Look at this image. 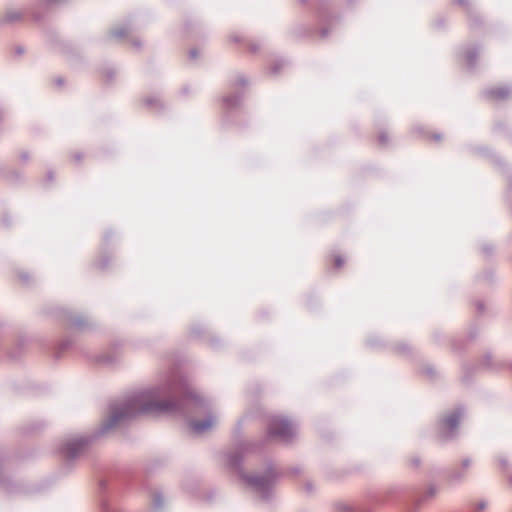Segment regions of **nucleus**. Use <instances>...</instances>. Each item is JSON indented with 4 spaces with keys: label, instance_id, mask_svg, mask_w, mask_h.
<instances>
[{
    "label": "nucleus",
    "instance_id": "0eeeda50",
    "mask_svg": "<svg viewBox=\"0 0 512 512\" xmlns=\"http://www.w3.org/2000/svg\"><path fill=\"white\" fill-rule=\"evenodd\" d=\"M481 53L482 48L478 45H467L461 48L460 57L468 70L476 68Z\"/></svg>",
    "mask_w": 512,
    "mask_h": 512
},
{
    "label": "nucleus",
    "instance_id": "ddd939ff",
    "mask_svg": "<svg viewBox=\"0 0 512 512\" xmlns=\"http://www.w3.org/2000/svg\"><path fill=\"white\" fill-rule=\"evenodd\" d=\"M401 488L398 486L391 487L387 490L386 495H372L369 497V503L372 505H383L386 502V498L393 495L400 493Z\"/></svg>",
    "mask_w": 512,
    "mask_h": 512
},
{
    "label": "nucleus",
    "instance_id": "cd10ccee",
    "mask_svg": "<svg viewBox=\"0 0 512 512\" xmlns=\"http://www.w3.org/2000/svg\"><path fill=\"white\" fill-rule=\"evenodd\" d=\"M433 140L440 141L442 139V135L439 133H435L432 135Z\"/></svg>",
    "mask_w": 512,
    "mask_h": 512
},
{
    "label": "nucleus",
    "instance_id": "4be33fe9",
    "mask_svg": "<svg viewBox=\"0 0 512 512\" xmlns=\"http://www.w3.org/2000/svg\"><path fill=\"white\" fill-rule=\"evenodd\" d=\"M378 141L381 145H385L388 142V136L385 132H381L378 135Z\"/></svg>",
    "mask_w": 512,
    "mask_h": 512
},
{
    "label": "nucleus",
    "instance_id": "7ed1b4c3",
    "mask_svg": "<svg viewBox=\"0 0 512 512\" xmlns=\"http://www.w3.org/2000/svg\"><path fill=\"white\" fill-rule=\"evenodd\" d=\"M297 435L295 421L283 415H273L267 423V437L289 443Z\"/></svg>",
    "mask_w": 512,
    "mask_h": 512
},
{
    "label": "nucleus",
    "instance_id": "f3484780",
    "mask_svg": "<svg viewBox=\"0 0 512 512\" xmlns=\"http://www.w3.org/2000/svg\"><path fill=\"white\" fill-rule=\"evenodd\" d=\"M395 351L400 355H407L411 351V347L407 343H398L394 347Z\"/></svg>",
    "mask_w": 512,
    "mask_h": 512
},
{
    "label": "nucleus",
    "instance_id": "f8f14e48",
    "mask_svg": "<svg viewBox=\"0 0 512 512\" xmlns=\"http://www.w3.org/2000/svg\"><path fill=\"white\" fill-rule=\"evenodd\" d=\"M487 95L495 100H505L512 95V88L510 86H499L491 88L486 91Z\"/></svg>",
    "mask_w": 512,
    "mask_h": 512
},
{
    "label": "nucleus",
    "instance_id": "2eb2a0df",
    "mask_svg": "<svg viewBox=\"0 0 512 512\" xmlns=\"http://www.w3.org/2000/svg\"><path fill=\"white\" fill-rule=\"evenodd\" d=\"M286 60L283 58H275L270 64V72L274 75L278 74L285 66Z\"/></svg>",
    "mask_w": 512,
    "mask_h": 512
},
{
    "label": "nucleus",
    "instance_id": "aec40b11",
    "mask_svg": "<svg viewBox=\"0 0 512 512\" xmlns=\"http://www.w3.org/2000/svg\"><path fill=\"white\" fill-rule=\"evenodd\" d=\"M304 489L308 494H312L315 491V485L312 481L306 480L304 483Z\"/></svg>",
    "mask_w": 512,
    "mask_h": 512
},
{
    "label": "nucleus",
    "instance_id": "393cba45",
    "mask_svg": "<svg viewBox=\"0 0 512 512\" xmlns=\"http://www.w3.org/2000/svg\"><path fill=\"white\" fill-rule=\"evenodd\" d=\"M328 35H329L328 27L322 26L321 29H320V36L322 38H326Z\"/></svg>",
    "mask_w": 512,
    "mask_h": 512
},
{
    "label": "nucleus",
    "instance_id": "5701e85b",
    "mask_svg": "<svg viewBox=\"0 0 512 512\" xmlns=\"http://www.w3.org/2000/svg\"><path fill=\"white\" fill-rule=\"evenodd\" d=\"M418 510H414L412 506L409 504L403 502L402 504V512H417Z\"/></svg>",
    "mask_w": 512,
    "mask_h": 512
},
{
    "label": "nucleus",
    "instance_id": "39448f33",
    "mask_svg": "<svg viewBox=\"0 0 512 512\" xmlns=\"http://www.w3.org/2000/svg\"><path fill=\"white\" fill-rule=\"evenodd\" d=\"M248 80L244 75H235L229 80V91L226 92V110L239 107L246 96Z\"/></svg>",
    "mask_w": 512,
    "mask_h": 512
},
{
    "label": "nucleus",
    "instance_id": "412c9836",
    "mask_svg": "<svg viewBox=\"0 0 512 512\" xmlns=\"http://www.w3.org/2000/svg\"><path fill=\"white\" fill-rule=\"evenodd\" d=\"M344 262L345 261H344L342 256L336 255L334 257V263H333L334 264V268L335 269H340L344 265Z\"/></svg>",
    "mask_w": 512,
    "mask_h": 512
},
{
    "label": "nucleus",
    "instance_id": "20e7f679",
    "mask_svg": "<svg viewBox=\"0 0 512 512\" xmlns=\"http://www.w3.org/2000/svg\"><path fill=\"white\" fill-rule=\"evenodd\" d=\"M464 416V409L457 407L442 416L438 423V435L443 441L453 440L458 435V428Z\"/></svg>",
    "mask_w": 512,
    "mask_h": 512
},
{
    "label": "nucleus",
    "instance_id": "a878e982",
    "mask_svg": "<svg viewBox=\"0 0 512 512\" xmlns=\"http://www.w3.org/2000/svg\"><path fill=\"white\" fill-rule=\"evenodd\" d=\"M491 355H486L483 359V366L490 367Z\"/></svg>",
    "mask_w": 512,
    "mask_h": 512
},
{
    "label": "nucleus",
    "instance_id": "4468645a",
    "mask_svg": "<svg viewBox=\"0 0 512 512\" xmlns=\"http://www.w3.org/2000/svg\"><path fill=\"white\" fill-rule=\"evenodd\" d=\"M489 506V501L487 499L481 498L475 501H472L469 505V512H481L487 509Z\"/></svg>",
    "mask_w": 512,
    "mask_h": 512
},
{
    "label": "nucleus",
    "instance_id": "dca6fc26",
    "mask_svg": "<svg viewBox=\"0 0 512 512\" xmlns=\"http://www.w3.org/2000/svg\"><path fill=\"white\" fill-rule=\"evenodd\" d=\"M496 461L498 462L499 467L505 472L508 473L511 468V464L506 455L500 454L496 457Z\"/></svg>",
    "mask_w": 512,
    "mask_h": 512
},
{
    "label": "nucleus",
    "instance_id": "9b49d317",
    "mask_svg": "<svg viewBox=\"0 0 512 512\" xmlns=\"http://www.w3.org/2000/svg\"><path fill=\"white\" fill-rule=\"evenodd\" d=\"M336 512H372L369 509L362 508L352 501L341 500L335 503Z\"/></svg>",
    "mask_w": 512,
    "mask_h": 512
},
{
    "label": "nucleus",
    "instance_id": "9d476101",
    "mask_svg": "<svg viewBox=\"0 0 512 512\" xmlns=\"http://www.w3.org/2000/svg\"><path fill=\"white\" fill-rule=\"evenodd\" d=\"M190 428L195 434H202L210 430L215 425V420L212 416H206L204 420H193L190 422Z\"/></svg>",
    "mask_w": 512,
    "mask_h": 512
},
{
    "label": "nucleus",
    "instance_id": "c85d7f7f",
    "mask_svg": "<svg viewBox=\"0 0 512 512\" xmlns=\"http://www.w3.org/2000/svg\"><path fill=\"white\" fill-rule=\"evenodd\" d=\"M507 476H508V481L509 483L512 485V473H510V471L507 473Z\"/></svg>",
    "mask_w": 512,
    "mask_h": 512
},
{
    "label": "nucleus",
    "instance_id": "f03ea898",
    "mask_svg": "<svg viewBox=\"0 0 512 512\" xmlns=\"http://www.w3.org/2000/svg\"><path fill=\"white\" fill-rule=\"evenodd\" d=\"M179 405L174 401H156L153 395H142L134 400L125 410L121 417L134 415L136 412L143 413H173L178 411Z\"/></svg>",
    "mask_w": 512,
    "mask_h": 512
},
{
    "label": "nucleus",
    "instance_id": "6ab92c4d",
    "mask_svg": "<svg viewBox=\"0 0 512 512\" xmlns=\"http://www.w3.org/2000/svg\"><path fill=\"white\" fill-rule=\"evenodd\" d=\"M408 461L409 465L412 467H419L421 464V459L417 455L411 456Z\"/></svg>",
    "mask_w": 512,
    "mask_h": 512
},
{
    "label": "nucleus",
    "instance_id": "6e6552de",
    "mask_svg": "<svg viewBox=\"0 0 512 512\" xmlns=\"http://www.w3.org/2000/svg\"><path fill=\"white\" fill-rule=\"evenodd\" d=\"M437 493L438 487L434 484H430L424 489V491L420 495L412 498L411 500H406L404 502L412 506L414 510H418L422 503L434 498L437 495Z\"/></svg>",
    "mask_w": 512,
    "mask_h": 512
},
{
    "label": "nucleus",
    "instance_id": "1a4fd4ad",
    "mask_svg": "<svg viewBox=\"0 0 512 512\" xmlns=\"http://www.w3.org/2000/svg\"><path fill=\"white\" fill-rule=\"evenodd\" d=\"M229 40L236 44L245 45L250 53H257L263 46V43L261 40L250 39V38L245 37L242 34H232L229 37Z\"/></svg>",
    "mask_w": 512,
    "mask_h": 512
},
{
    "label": "nucleus",
    "instance_id": "b1692460",
    "mask_svg": "<svg viewBox=\"0 0 512 512\" xmlns=\"http://www.w3.org/2000/svg\"><path fill=\"white\" fill-rule=\"evenodd\" d=\"M476 309H477V311H478L479 313H484V311H485V304H484V302H482V301H477V302H476Z\"/></svg>",
    "mask_w": 512,
    "mask_h": 512
},
{
    "label": "nucleus",
    "instance_id": "f257e3e1",
    "mask_svg": "<svg viewBox=\"0 0 512 512\" xmlns=\"http://www.w3.org/2000/svg\"><path fill=\"white\" fill-rule=\"evenodd\" d=\"M253 446V443L243 442L232 454L226 455V469L233 470L245 486L261 501L270 502L274 498L275 483L280 477L281 471L274 462L267 460L262 472L245 473L241 466L242 459L244 454L252 450Z\"/></svg>",
    "mask_w": 512,
    "mask_h": 512
},
{
    "label": "nucleus",
    "instance_id": "a211bd4d",
    "mask_svg": "<svg viewBox=\"0 0 512 512\" xmlns=\"http://www.w3.org/2000/svg\"><path fill=\"white\" fill-rule=\"evenodd\" d=\"M423 373L430 379H433L434 376L436 375V370L432 365H426L423 368Z\"/></svg>",
    "mask_w": 512,
    "mask_h": 512
},
{
    "label": "nucleus",
    "instance_id": "bb28decb",
    "mask_svg": "<svg viewBox=\"0 0 512 512\" xmlns=\"http://www.w3.org/2000/svg\"><path fill=\"white\" fill-rule=\"evenodd\" d=\"M455 3L459 5H469V0H455Z\"/></svg>",
    "mask_w": 512,
    "mask_h": 512
},
{
    "label": "nucleus",
    "instance_id": "423d86ee",
    "mask_svg": "<svg viewBox=\"0 0 512 512\" xmlns=\"http://www.w3.org/2000/svg\"><path fill=\"white\" fill-rule=\"evenodd\" d=\"M474 462V459L470 456L462 457L459 464L449 470L447 474L448 481L454 484L464 482L469 470L473 467Z\"/></svg>",
    "mask_w": 512,
    "mask_h": 512
}]
</instances>
